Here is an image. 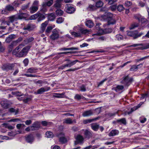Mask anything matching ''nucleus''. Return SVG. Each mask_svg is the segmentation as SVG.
<instances>
[{"label": "nucleus", "mask_w": 149, "mask_h": 149, "mask_svg": "<svg viewBox=\"0 0 149 149\" xmlns=\"http://www.w3.org/2000/svg\"><path fill=\"white\" fill-rule=\"evenodd\" d=\"M133 80V78L130 77L128 75L123 77L120 83L123 84L125 87H128L132 84Z\"/></svg>", "instance_id": "1"}, {"label": "nucleus", "mask_w": 149, "mask_h": 149, "mask_svg": "<svg viewBox=\"0 0 149 149\" xmlns=\"http://www.w3.org/2000/svg\"><path fill=\"white\" fill-rule=\"evenodd\" d=\"M65 61H67V63L65 64L62 65L58 67V69L59 70L60 69L63 70L66 67L70 68L75 65L78 61V60H76L72 61L69 59H66L65 60Z\"/></svg>", "instance_id": "2"}, {"label": "nucleus", "mask_w": 149, "mask_h": 149, "mask_svg": "<svg viewBox=\"0 0 149 149\" xmlns=\"http://www.w3.org/2000/svg\"><path fill=\"white\" fill-rule=\"evenodd\" d=\"M56 136L59 138V141L61 143L63 144L67 142L68 140L65 138V134L61 132L57 133Z\"/></svg>", "instance_id": "3"}, {"label": "nucleus", "mask_w": 149, "mask_h": 149, "mask_svg": "<svg viewBox=\"0 0 149 149\" xmlns=\"http://www.w3.org/2000/svg\"><path fill=\"white\" fill-rule=\"evenodd\" d=\"M127 34L128 36L133 37L134 39H135L143 35V33L142 32L139 33L137 31H128Z\"/></svg>", "instance_id": "4"}, {"label": "nucleus", "mask_w": 149, "mask_h": 149, "mask_svg": "<svg viewBox=\"0 0 149 149\" xmlns=\"http://www.w3.org/2000/svg\"><path fill=\"white\" fill-rule=\"evenodd\" d=\"M14 66V64L6 63L3 65L1 68L3 70L8 72L13 69Z\"/></svg>", "instance_id": "5"}, {"label": "nucleus", "mask_w": 149, "mask_h": 149, "mask_svg": "<svg viewBox=\"0 0 149 149\" xmlns=\"http://www.w3.org/2000/svg\"><path fill=\"white\" fill-rule=\"evenodd\" d=\"M29 46H26L22 49L21 51L18 53L17 55V56L19 57H24L27 54L28 51L30 49Z\"/></svg>", "instance_id": "6"}, {"label": "nucleus", "mask_w": 149, "mask_h": 149, "mask_svg": "<svg viewBox=\"0 0 149 149\" xmlns=\"http://www.w3.org/2000/svg\"><path fill=\"white\" fill-rule=\"evenodd\" d=\"M65 12L68 14H72L76 11V8L72 4H67L65 7Z\"/></svg>", "instance_id": "7"}, {"label": "nucleus", "mask_w": 149, "mask_h": 149, "mask_svg": "<svg viewBox=\"0 0 149 149\" xmlns=\"http://www.w3.org/2000/svg\"><path fill=\"white\" fill-rule=\"evenodd\" d=\"M59 34L58 32L56 29H54L52 31V33L49 36L50 38L52 40H58L59 38Z\"/></svg>", "instance_id": "8"}, {"label": "nucleus", "mask_w": 149, "mask_h": 149, "mask_svg": "<svg viewBox=\"0 0 149 149\" xmlns=\"http://www.w3.org/2000/svg\"><path fill=\"white\" fill-rule=\"evenodd\" d=\"M14 10V7L10 5L6 6L5 7V9L2 10L1 13L3 14L7 15L9 12H11Z\"/></svg>", "instance_id": "9"}, {"label": "nucleus", "mask_w": 149, "mask_h": 149, "mask_svg": "<svg viewBox=\"0 0 149 149\" xmlns=\"http://www.w3.org/2000/svg\"><path fill=\"white\" fill-rule=\"evenodd\" d=\"M75 139L76 140L74 142L75 145H77L78 144L82 143H83L84 140V138L81 135H77Z\"/></svg>", "instance_id": "10"}, {"label": "nucleus", "mask_w": 149, "mask_h": 149, "mask_svg": "<svg viewBox=\"0 0 149 149\" xmlns=\"http://www.w3.org/2000/svg\"><path fill=\"white\" fill-rule=\"evenodd\" d=\"M36 27L35 25L31 23H29L26 26L24 27L23 29L24 30L31 31L33 30Z\"/></svg>", "instance_id": "11"}, {"label": "nucleus", "mask_w": 149, "mask_h": 149, "mask_svg": "<svg viewBox=\"0 0 149 149\" xmlns=\"http://www.w3.org/2000/svg\"><path fill=\"white\" fill-rule=\"evenodd\" d=\"M26 141L30 144H31L34 141V138L32 134H30L25 136Z\"/></svg>", "instance_id": "12"}, {"label": "nucleus", "mask_w": 149, "mask_h": 149, "mask_svg": "<svg viewBox=\"0 0 149 149\" xmlns=\"http://www.w3.org/2000/svg\"><path fill=\"white\" fill-rule=\"evenodd\" d=\"M49 87H46L45 88L42 87L37 90L36 94H42L43 93L47 91L50 89Z\"/></svg>", "instance_id": "13"}, {"label": "nucleus", "mask_w": 149, "mask_h": 149, "mask_svg": "<svg viewBox=\"0 0 149 149\" xmlns=\"http://www.w3.org/2000/svg\"><path fill=\"white\" fill-rule=\"evenodd\" d=\"M16 15H17V20L26 18L27 16V14L26 13H19Z\"/></svg>", "instance_id": "14"}, {"label": "nucleus", "mask_w": 149, "mask_h": 149, "mask_svg": "<svg viewBox=\"0 0 149 149\" xmlns=\"http://www.w3.org/2000/svg\"><path fill=\"white\" fill-rule=\"evenodd\" d=\"M142 66V64H140L137 65H134L131 66L130 70L131 71H136L138 70V68H141Z\"/></svg>", "instance_id": "15"}, {"label": "nucleus", "mask_w": 149, "mask_h": 149, "mask_svg": "<svg viewBox=\"0 0 149 149\" xmlns=\"http://www.w3.org/2000/svg\"><path fill=\"white\" fill-rule=\"evenodd\" d=\"M39 16L37 19V21L38 22L43 20L45 18V15L46 14L45 13H42L40 11H38Z\"/></svg>", "instance_id": "16"}, {"label": "nucleus", "mask_w": 149, "mask_h": 149, "mask_svg": "<svg viewBox=\"0 0 149 149\" xmlns=\"http://www.w3.org/2000/svg\"><path fill=\"white\" fill-rule=\"evenodd\" d=\"M84 134L85 136V138L88 139H89L90 138L93 136L92 132L88 131L87 130H85Z\"/></svg>", "instance_id": "17"}, {"label": "nucleus", "mask_w": 149, "mask_h": 149, "mask_svg": "<svg viewBox=\"0 0 149 149\" xmlns=\"http://www.w3.org/2000/svg\"><path fill=\"white\" fill-rule=\"evenodd\" d=\"M93 112L92 110H90L84 112L82 113V116L84 117H88L92 115Z\"/></svg>", "instance_id": "18"}, {"label": "nucleus", "mask_w": 149, "mask_h": 149, "mask_svg": "<svg viewBox=\"0 0 149 149\" xmlns=\"http://www.w3.org/2000/svg\"><path fill=\"white\" fill-rule=\"evenodd\" d=\"M99 118L98 117H97L96 118L92 119H88L84 120L83 121V123L84 124L86 125L88 123H90L92 122H93L94 121H96Z\"/></svg>", "instance_id": "19"}, {"label": "nucleus", "mask_w": 149, "mask_h": 149, "mask_svg": "<svg viewBox=\"0 0 149 149\" xmlns=\"http://www.w3.org/2000/svg\"><path fill=\"white\" fill-rule=\"evenodd\" d=\"M0 103L2 107L4 109H7L9 107V104L6 101H1Z\"/></svg>", "instance_id": "20"}, {"label": "nucleus", "mask_w": 149, "mask_h": 149, "mask_svg": "<svg viewBox=\"0 0 149 149\" xmlns=\"http://www.w3.org/2000/svg\"><path fill=\"white\" fill-rule=\"evenodd\" d=\"M91 127L93 130L97 131L99 128L100 125L96 123H92L91 125Z\"/></svg>", "instance_id": "21"}, {"label": "nucleus", "mask_w": 149, "mask_h": 149, "mask_svg": "<svg viewBox=\"0 0 149 149\" xmlns=\"http://www.w3.org/2000/svg\"><path fill=\"white\" fill-rule=\"evenodd\" d=\"M119 133L118 130H113L109 134V136H113L118 135Z\"/></svg>", "instance_id": "22"}, {"label": "nucleus", "mask_w": 149, "mask_h": 149, "mask_svg": "<svg viewBox=\"0 0 149 149\" xmlns=\"http://www.w3.org/2000/svg\"><path fill=\"white\" fill-rule=\"evenodd\" d=\"M40 125L37 122H35L31 126V127L32 128V130H38L40 127Z\"/></svg>", "instance_id": "23"}, {"label": "nucleus", "mask_w": 149, "mask_h": 149, "mask_svg": "<svg viewBox=\"0 0 149 149\" xmlns=\"http://www.w3.org/2000/svg\"><path fill=\"white\" fill-rule=\"evenodd\" d=\"M15 36L14 34H12L9 36L7 37L6 40V43H9L12 41V40L15 38Z\"/></svg>", "instance_id": "24"}, {"label": "nucleus", "mask_w": 149, "mask_h": 149, "mask_svg": "<svg viewBox=\"0 0 149 149\" xmlns=\"http://www.w3.org/2000/svg\"><path fill=\"white\" fill-rule=\"evenodd\" d=\"M53 28L52 26H48L47 27L46 30H45V34L47 36H49L50 33L52 32V30Z\"/></svg>", "instance_id": "25"}, {"label": "nucleus", "mask_w": 149, "mask_h": 149, "mask_svg": "<svg viewBox=\"0 0 149 149\" xmlns=\"http://www.w3.org/2000/svg\"><path fill=\"white\" fill-rule=\"evenodd\" d=\"M48 23V21H46L41 24V29L42 32H44L45 30L46 27Z\"/></svg>", "instance_id": "26"}, {"label": "nucleus", "mask_w": 149, "mask_h": 149, "mask_svg": "<svg viewBox=\"0 0 149 149\" xmlns=\"http://www.w3.org/2000/svg\"><path fill=\"white\" fill-rule=\"evenodd\" d=\"M9 111L11 113H14V115H15L18 114L19 109H15L13 108H11L9 109Z\"/></svg>", "instance_id": "27"}, {"label": "nucleus", "mask_w": 149, "mask_h": 149, "mask_svg": "<svg viewBox=\"0 0 149 149\" xmlns=\"http://www.w3.org/2000/svg\"><path fill=\"white\" fill-rule=\"evenodd\" d=\"M47 10V7L45 4L42 3V7L40 9V12H42L44 13L46 12Z\"/></svg>", "instance_id": "28"}, {"label": "nucleus", "mask_w": 149, "mask_h": 149, "mask_svg": "<svg viewBox=\"0 0 149 149\" xmlns=\"http://www.w3.org/2000/svg\"><path fill=\"white\" fill-rule=\"evenodd\" d=\"M56 18L55 15L53 13H51L48 14V20L50 21H52L54 20Z\"/></svg>", "instance_id": "29"}, {"label": "nucleus", "mask_w": 149, "mask_h": 149, "mask_svg": "<svg viewBox=\"0 0 149 149\" xmlns=\"http://www.w3.org/2000/svg\"><path fill=\"white\" fill-rule=\"evenodd\" d=\"M38 9L37 8L31 6L29 8V10L30 13L33 14L37 12Z\"/></svg>", "instance_id": "30"}, {"label": "nucleus", "mask_w": 149, "mask_h": 149, "mask_svg": "<svg viewBox=\"0 0 149 149\" xmlns=\"http://www.w3.org/2000/svg\"><path fill=\"white\" fill-rule=\"evenodd\" d=\"M117 122H118V123L119 125L123 124L124 125H125L126 123V120L125 118L117 120Z\"/></svg>", "instance_id": "31"}, {"label": "nucleus", "mask_w": 149, "mask_h": 149, "mask_svg": "<svg viewBox=\"0 0 149 149\" xmlns=\"http://www.w3.org/2000/svg\"><path fill=\"white\" fill-rule=\"evenodd\" d=\"M63 123L64 124H72V120L70 118H67L63 120Z\"/></svg>", "instance_id": "32"}, {"label": "nucleus", "mask_w": 149, "mask_h": 149, "mask_svg": "<svg viewBox=\"0 0 149 149\" xmlns=\"http://www.w3.org/2000/svg\"><path fill=\"white\" fill-rule=\"evenodd\" d=\"M17 15H14L8 17L9 21L11 23H13L15 21L17 20Z\"/></svg>", "instance_id": "33"}, {"label": "nucleus", "mask_w": 149, "mask_h": 149, "mask_svg": "<svg viewBox=\"0 0 149 149\" xmlns=\"http://www.w3.org/2000/svg\"><path fill=\"white\" fill-rule=\"evenodd\" d=\"M22 46V45H19V46H17L13 52V54L14 55H16L17 56V55L19 52V49L20 47H21Z\"/></svg>", "instance_id": "34"}, {"label": "nucleus", "mask_w": 149, "mask_h": 149, "mask_svg": "<svg viewBox=\"0 0 149 149\" xmlns=\"http://www.w3.org/2000/svg\"><path fill=\"white\" fill-rule=\"evenodd\" d=\"M85 24L86 26L90 28L93 26V23L91 20L87 21L85 23Z\"/></svg>", "instance_id": "35"}, {"label": "nucleus", "mask_w": 149, "mask_h": 149, "mask_svg": "<svg viewBox=\"0 0 149 149\" xmlns=\"http://www.w3.org/2000/svg\"><path fill=\"white\" fill-rule=\"evenodd\" d=\"M116 23V21L112 18L108 19L107 25L109 26L111 24H114Z\"/></svg>", "instance_id": "36"}, {"label": "nucleus", "mask_w": 149, "mask_h": 149, "mask_svg": "<svg viewBox=\"0 0 149 149\" xmlns=\"http://www.w3.org/2000/svg\"><path fill=\"white\" fill-rule=\"evenodd\" d=\"M78 48L77 47H72L69 48H62L60 49V50L61 51H65V50H78Z\"/></svg>", "instance_id": "37"}, {"label": "nucleus", "mask_w": 149, "mask_h": 149, "mask_svg": "<svg viewBox=\"0 0 149 149\" xmlns=\"http://www.w3.org/2000/svg\"><path fill=\"white\" fill-rule=\"evenodd\" d=\"M61 0H57L56 3L54 5V7L56 8H60L61 6Z\"/></svg>", "instance_id": "38"}, {"label": "nucleus", "mask_w": 149, "mask_h": 149, "mask_svg": "<svg viewBox=\"0 0 149 149\" xmlns=\"http://www.w3.org/2000/svg\"><path fill=\"white\" fill-rule=\"evenodd\" d=\"M38 13V11L36 13L31 16L29 17V19L30 20H35L38 18V17L39 16Z\"/></svg>", "instance_id": "39"}, {"label": "nucleus", "mask_w": 149, "mask_h": 149, "mask_svg": "<svg viewBox=\"0 0 149 149\" xmlns=\"http://www.w3.org/2000/svg\"><path fill=\"white\" fill-rule=\"evenodd\" d=\"M113 31L112 29L111 28H107L103 29V31L104 34H107L111 33Z\"/></svg>", "instance_id": "40"}, {"label": "nucleus", "mask_w": 149, "mask_h": 149, "mask_svg": "<svg viewBox=\"0 0 149 149\" xmlns=\"http://www.w3.org/2000/svg\"><path fill=\"white\" fill-rule=\"evenodd\" d=\"M56 13L57 16H60L63 15V11L60 9L58 8L56 11Z\"/></svg>", "instance_id": "41"}, {"label": "nucleus", "mask_w": 149, "mask_h": 149, "mask_svg": "<svg viewBox=\"0 0 149 149\" xmlns=\"http://www.w3.org/2000/svg\"><path fill=\"white\" fill-rule=\"evenodd\" d=\"M124 88V87L122 85H117L114 88V90L116 92L123 90Z\"/></svg>", "instance_id": "42"}, {"label": "nucleus", "mask_w": 149, "mask_h": 149, "mask_svg": "<svg viewBox=\"0 0 149 149\" xmlns=\"http://www.w3.org/2000/svg\"><path fill=\"white\" fill-rule=\"evenodd\" d=\"M80 31L81 34H88L90 32V31L89 30L84 29H81Z\"/></svg>", "instance_id": "43"}, {"label": "nucleus", "mask_w": 149, "mask_h": 149, "mask_svg": "<svg viewBox=\"0 0 149 149\" xmlns=\"http://www.w3.org/2000/svg\"><path fill=\"white\" fill-rule=\"evenodd\" d=\"M103 3L100 0L97 1L96 3L95 6L96 8H100L103 5Z\"/></svg>", "instance_id": "44"}, {"label": "nucleus", "mask_w": 149, "mask_h": 149, "mask_svg": "<svg viewBox=\"0 0 149 149\" xmlns=\"http://www.w3.org/2000/svg\"><path fill=\"white\" fill-rule=\"evenodd\" d=\"M45 134L46 137L48 138H52L54 136L53 133L50 131L47 132Z\"/></svg>", "instance_id": "45"}, {"label": "nucleus", "mask_w": 149, "mask_h": 149, "mask_svg": "<svg viewBox=\"0 0 149 149\" xmlns=\"http://www.w3.org/2000/svg\"><path fill=\"white\" fill-rule=\"evenodd\" d=\"M88 9L91 11L95 10L97 8L96 6L94 5H90L88 8Z\"/></svg>", "instance_id": "46"}, {"label": "nucleus", "mask_w": 149, "mask_h": 149, "mask_svg": "<svg viewBox=\"0 0 149 149\" xmlns=\"http://www.w3.org/2000/svg\"><path fill=\"white\" fill-rule=\"evenodd\" d=\"M53 3V0H50L47 2L43 3L47 6H50Z\"/></svg>", "instance_id": "47"}, {"label": "nucleus", "mask_w": 149, "mask_h": 149, "mask_svg": "<svg viewBox=\"0 0 149 149\" xmlns=\"http://www.w3.org/2000/svg\"><path fill=\"white\" fill-rule=\"evenodd\" d=\"M71 34L72 35L74 36L75 37H80L81 36V35L80 33H76L75 32H71Z\"/></svg>", "instance_id": "48"}, {"label": "nucleus", "mask_w": 149, "mask_h": 149, "mask_svg": "<svg viewBox=\"0 0 149 149\" xmlns=\"http://www.w3.org/2000/svg\"><path fill=\"white\" fill-rule=\"evenodd\" d=\"M39 2L38 0H35L33 2L32 6H34L35 7H36L37 8H39Z\"/></svg>", "instance_id": "49"}, {"label": "nucleus", "mask_w": 149, "mask_h": 149, "mask_svg": "<svg viewBox=\"0 0 149 149\" xmlns=\"http://www.w3.org/2000/svg\"><path fill=\"white\" fill-rule=\"evenodd\" d=\"M34 83L36 84H40V86H42V84L45 83V82L41 80H40L35 81Z\"/></svg>", "instance_id": "50"}, {"label": "nucleus", "mask_w": 149, "mask_h": 149, "mask_svg": "<svg viewBox=\"0 0 149 149\" xmlns=\"http://www.w3.org/2000/svg\"><path fill=\"white\" fill-rule=\"evenodd\" d=\"M105 15L108 19L112 18L113 16V14L109 12H106Z\"/></svg>", "instance_id": "51"}, {"label": "nucleus", "mask_w": 149, "mask_h": 149, "mask_svg": "<svg viewBox=\"0 0 149 149\" xmlns=\"http://www.w3.org/2000/svg\"><path fill=\"white\" fill-rule=\"evenodd\" d=\"M142 16L139 14H136L134 15V18L138 20L139 21H140V19L142 17Z\"/></svg>", "instance_id": "52"}, {"label": "nucleus", "mask_w": 149, "mask_h": 149, "mask_svg": "<svg viewBox=\"0 0 149 149\" xmlns=\"http://www.w3.org/2000/svg\"><path fill=\"white\" fill-rule=\"evenodd\" d=\"M64 18L61 17L58 18L56 20V22L58 24H60L63 22Z\"/></svg>", "instance_id": "53"}, {"label": "nucleus", "mask_w": 149, "mask_h": 149, "mask_svg": "<svg viewBox=\"0 0 149 149\" xmlns=\"http://www.w3.org/2000/svg\"><path fill=\"white\" fill-rule=\"evenodd\" d=\"M140 21L142 24H146L148 22V20L147 19L142 17L140 19Z\"/></svg>", "instance_id": "54"}, {"label": "nucleus", "mask_w": 149, "mask_h": 149, "mask_svg": "<svg viewBox=\"0 0 149 149\" xmlns=\"http://www.w3.org/2000/svg\"><path fill=\"white\" fill-rule=\"evenodd\" d=\"M117 9L118 11L121 12L124 10L125 9V8L123 7V5H120L117 7Z\"/></svg>", "instance_id": "55"}, {"label": "nucleus", "mask_w": 149, "mask_h": 149, "mask_svg": "<svg viewBox=\"0 0 149 149\" xmlns=\"http://www.w3.org/2000/svg\"><path fill=\"white\" fill-rule=\"evenodd\" d=\"M143 102H141L137 106H134L133 107V109L134 111H135L137 110V109L140 108L142 104L143 103Z\"/></svg>", "instance_id": "56"}, {"label": "nucleus", "mask_w": 149, "mask_h": 149, "mask_svg": "<svg viewBox=\"0 0 149 149\" xmlns=\"http://www.w3.org/2000/svg\"><path fill=\"white\" fill-rule=\"evenodd\" d=\"M117 6L116 5H113L111 6L109 9L111 10L114 11H115L116 9Z\"/></svg>", "instance_id": "57"}, {"label": "nucleus", "mask_w": 149, "mask_h": 149, "mask_svg": "<svg viewBox=\"0 0 149 149\" xmlns=\"http://www.w3.org/2000/svg\"><path fill=\"white\" fill-rule=\"evenodd\" d=\"M116 38L117 40H119L123 39V36L120 34H118L116 36Z\"/></svg>", "instance_id": "58"}, {"label": "nucleus", "mask_w": 149, "mask_h": 149, "mask_svg": "<svg viewBox=\"0 0 149 149\" xmlns=\"http://www.w3.org/2000/svg\"><path fill=\"white\" fill-rule=\"evenodd\" d=\"M36 70V69H35L33 68H31L28 69L27 70V71L29 72L33 73Z\"/></svg>", "instance_id": "59"}, {"label": "nucleus", "mask_w": 149, "mask_h": 149, "mask_svg": "<svg viewBox=\"0 0 149 149\" xmlns=\"http://www.w3.org/2000/svg\"><path fill=\"white\" fill-rule=\"evenodd\" d=\"M80 91H81L85 92L86 91V86L84 85L83 84L80 86Z\"/></svg>", "instance_id": "60"}, {"label": "nucleus", "mask_w": 149, "mask_h": 149, "mask_svg": "<svg viewBox=\"0 0 149 149\" xmlns=\"http://www.w3.org/2000/svg\"><path fill=\"white\" fill-rule=\"evenodd\" d=\"M30 3H29L26 5H24L22 6V10H24L27 9L29 7V5Z\"/></svg>", "instance_id": "61"}, {"label": "nucleus", "mask_w": 149, "mask_h": 149, "mask_svg": "<svg viewBox=\"0 0 149 149\" xmlns=\"http://www.w3.org/2000/svg\"><path fill=\"white\" fill-rule=\"evenodd\" d=\"M134 111L132 108H131L129 111H126L124 112L125 115H129L131 114L133 111Z\"/></svg>", "instance_id": "62"}, {"label": "nucleus", "mask_w": 149, "mask_h": 149, "mask_svg": "<svg viewBox=\"0 0 149 149\" xmlns=\"http://www.w3.org/2000/svg\"><path fill=\"white\" fill-rule=\"evenodd\" d=\"M139 25V24L137 23H134L132 25L131 27L130 28V29H134L135 27H138Z\"/></svg>", "instance_id": "63"}, {"label": "nucleus", "mask_w": 149, "mask_h": 149, "mask_svg": "<svg viewBox=\"0 0 149 149\" xmlns=\"http://www.w3.org/2000/svg\"><path fill=\"white\" fill-rule=\"evenodd\" d=\"M31 98L30 97H27L26 98H24L23 102L24 103H27L29 102L31 100Z\"/></svg>", "instance_id": "64"}]
</instances>
